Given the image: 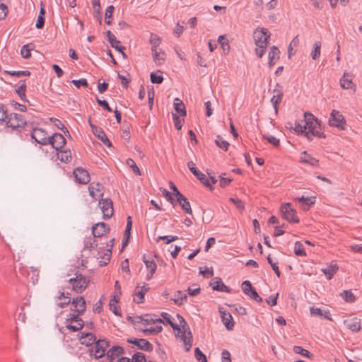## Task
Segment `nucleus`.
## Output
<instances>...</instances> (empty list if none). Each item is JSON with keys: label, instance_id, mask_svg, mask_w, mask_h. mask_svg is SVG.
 <instances>
[{"label": "nucleus", "instance_id": "48", "mask_svg": "<svg viewBox=\"0 0 362 362\" xmlns=\"http://www.w3.org/2000/svg\"><path fill=\"white\" fill-rule=\"evenodd\" d=\"M112 251L110 249H107L106 252L104 253L103 256L100 257V259L99 260V264L100 266H105L110 262L111 258Z\"/></svg>", "mask_w": 362, "mask_h": 362}, {"label": "nucleus", "instance_id": "19", "mask_svg": "<svg viewBox=\"0 0 362 362\" xmlns=\"http://www.w3.org/2000/svg\"><path fill=\"white\" fill-rule=\"evenodd\" d=\"M103 186L98 182H91L88 186L89 194L94 199L103 196Z\"/></svg>", "mask_w": 362, "mask_h": 362}, {"label": "nucleus", "instance_id": "22", "mask_svg": "<svg viewBox=\"0 0 362 362\" xmlns=\"http://www.w3.org/2000/svg\"><path fill=\"white\" fill-rule=\"evenodd\" d=\"M151 52L153 62L156 65L161 66L165 63L166 54L163 49H155L151 51Z\"/></svg>", "mask_w": 362, "mask_h": 362}, {"label": "nucleus", "instance_id": "49", "mask_svg": "<svg viewBox=\"0 0 362 362\" xmlns=\"http://www.w3.org/2000/svg\"><path fill=\"white\" fill-rule=\"evenodd\" d=\"M215 143L217 145V146H218L220 148L224 151H227L228 148L229 143L227 141L224 140L223 138L221 137V136H217L215 140Z\"/></svg>", "mask_w": 362, "mask_h": 362}, {"label": "nucleus", "instance_id": "37", "mask_svg": "<svg viewBox=\"0 0 362 362\" xmlns=\"http://www.w3.org/2000/svg\"><path fill=\"white\" fill-rule=\"evenodd\" d=\"M214 290L222 292H229V288L223 284L221 279L211 284Z\"/></svg>", "mask_w": 362, "mask_h": 362}, {"label": "nucleus", "instance_id": "14", "mask_svg": "<svg viewBox=\"0 0 362 362\" xmlns=\"http://www.w3.org/2000/svg\"><path fill=\"white\" fill-rule=\"evenodd\" d=\"M76 180L81 184H87L90 181V175L88 171L82 168H76L74 170Z\"/></svg>", "mask_w": 362, "mask_h": 362}, {"label": "nucleus", "instance_id": "23", "mask_svg": "<svg viewBox=\"0 0 362 362\" xmlns=\"http://www.w3.org/2000/svg\"><path fill=\"white\" fill-rule=\"evenodd\" d=\"M219 311L223 325L228 330L233 329L234 327V322L230 313L222 310H220Z\"/></svg>", "mask_w": 362, "mask_h": 362}, {"label": "nucleus", "instance_id": "10", "mask_svg": "<svg viewBox=\"0 0 362 362\" xmlns=\"http://www.w3.org/2000/svg\"><path fill=\"white\" fill-rule=\"evenodd\" d=\"M31 137L35 139L36 142L42 145H47L49 143V136L45 130L41 128H35L31 133Z\"/></svg>", "mask_w": 362, "mask_h": 362}, {"label": "nucleus", "instance_id": "17", "mask_svg": "<svg viewBox=\"0 0 362 362\" xmlns=\"http://www.w3.org/2000/svg\"><path fill=\"white\" fill-rule=\"evenodd\" d=\"M127 342L130 343V344H135L140 349H142L144 351H151L153 349L152 344L149 341H148L146 339H136V338L128 339Z\"/></svg>", "mask_w": 362, "mask_h": 362}, {"label": "nucleus", "instance_id": "21", "mask_svg": "<svg viewBox=\"0 0 362 362\" xmlns=\"http://www.w3.org/2000/svg\"><path fill=\"white\" fill-rule=\"evenodd\" d=\"M344 324L351 332H358L361 329V319L357 317L346 320L344 321Z\"/></svg>", "mask_w": 362, "mask_h": 362}, {"label": "nucleus", "instance_id": "12", "mask_svg": "<svg viewBox=\"0 0 362 362\" xmlns=\"http://www.w3.org/2000/svg\"><path fill=\"white\" fill-rule=\"evenodd\" d=\"M78 316L75 314L70 315V317L66 319V322L67 329L76 332L83 327V322Z\"/></svg>", "mask_w": 362, "mask_h": 362}, {"label": "nucleus", "instance_id": "24", "mask_svg": "<svg viewBox=\"0 0 362 362\" xmlns=\"http://www.w3.org/2000/svg\"><path fill=\"white\" fill-rule=\"evenodd\" d=\"M123 354V349L119 346H114L109 349L107 352V356L110 359V362H113L114 360L122 356Z\"/></svg>", "mask_w": 362, "mask_h": 362}, {"label": "nucleus", "instance_id": "51", "mask_svg": "<svg viewBox=\"0 0 362 362\" xmlns=\"http://www.w3.org/2000/svg\"><path fill=\"white\" fill-rule=\"evenodd\" d=\"M156 322L161 323L163 320L160 318H153L148 315L143 316V325H144L155 324Z\"/></svg>", "mask_w": 362, "mask_h": 362}, {"label": "nucleus", "instance_id": "15", "mask_svg": "<svg viewBox=\"0 0 362 362\" xmlns=\"http://www.w3.org/2000/svg\"><path fill=\"white\" fill-rule=\"evenodd\" d=\"M109 230L108 226L103 222L98 223L92 227V233L94 238H100L108 233Z\"/></svg>", "mask_w": 362, "mask_h": 362}, {"label": "nucleus", "instance_id": "64", "mask_svg": "<svg viewBox=\"0 0 362 362\" xmlns=\"http://www.w3.org/2000/svg\"><path fill=\"white\" fill-rule=\"evenodd\" d=\"M293 351L296 354H300V355H302L303 356H307V357L309 356V354H310V352L308 350L303 349L300 346H293Z\"/></svg>", "mask_w": 362, "mask_h": 362}, {"label": "nucleus", "instance_id": "43", "mask_svg": "<svg viewBox=\"0 0 362 362\" xmlns=\"http://www.w3.org/2000/svg\"><path fill=\"white\" fill-rule=\"evenodd\" d=\"M295 201H297L298 202H302L303 204V209L305 210H307L308 209L309 206H310L311 205L314 204L315 203V201L313 200V198L311 197H298V198H296L295 199Z\"/></svg>", "mask_w": 362, "mask_h": 362}, {"label": "nucleus", "instance_id": "1", "mask_svg": "<svg viewBox=\"0 0 362 362\" xmlns=\"http://www.w3.org/2000/svg\"><path fill=\"white\" fill-rule=\"evenodd\" d=\"M161 316L167 324L170 325L174 330L177 331V336L183 341L186 351H189L192 345V334L184 318L180 315H177L180 324L179 326L171 321V317L167 313H162Z\"/></svg>", "mask_w": 362, "mask_h": 362}, {"label": "nucleus", "instance_id": "6", "mask_svg": "<svg viewBox=\"0 0 362 362\" xmlns=\"http://www.w3.org/2000/svg\"><path fill=\"white\" fill-rule=\"evenodd\" d=\"M109 343L105 339H99L96 341L94 346L90 349V356H93L95 358L98 359L105 355L107 348Z\"/></svg>", "mask_w": 362, "mask_h": 362}, {"label": "nucleus", "instance_id": "8", "mask_svg": "<svg viewBox=\"0 0 362 362\" xmlns=\"http://www.w3.org/2000/svg\"><path fill=\"white\" fill-rule=\"evenodd\" d=\"M329 124L332 127H336L339 129H344L346 121L339 111L333 110L330 115Z\"/></svg>", "mask_w": 362, "mask_h": 362}, {"label": "nucleus", "instance_id": "5", "mask_svg": "<svg viewBox=\"0 0 362 362\" xmlns=\"http://www.w3.org/2000/svg\"><path fill=\"white\" fill-rule=\"evenodd\" d=\"M25 124L26 122L22 115L17 113H11L9 115H7V118L4 124L15 129L23 127Z\"/></svg>", "mask_w": 362, "mask_h": 362}, {"label": "nucleus", "instance_id": "53", "mask_svg": "<svg viewBox=\"0 0 362 362\" xmlns=\"http://www.w3.org/2000/svg\"><path fill=\"white\" fill-rule=\"evenodd\" d=\"M194 176L206 187H209L211 188L209 181L208 180L206 176L201 173L199 170L195 173Z\"/></svg>", "mask_w": 362, "mask_h": 362}, {"label": "nucleus", "instance_id": "44", "mask_svg": "<svg viewBox=\"0 0 362 362\" xmlns=\"http://www.w3.org/2000/svg\"><path fill=\"white\" fill-rule=\"evenodd\" d=\"M294 252L295 255L300 257H305L306 252L304 248V246L303 243L300 242H296L295 246H294Z\"/></svg>", "mask_w": 362, "mask_h": 362}, {"label": "nucleus", "instance_id": "47", "mask_svg": "<svg viewBox=\"0 0 362 362\" xmlns=\"http://www.w3.org/2000/svg\"><path fill=\"white\" fill-rule=\"evenodd\" d=\"M296 133L298 134H304L305 136V123L302 122V120L300 122H295V127L293 128Z\"/></svg>", "mask_w": 362, "mask_h": 362}, {"label": "nucleus", "instance_id": "39", "mask_svg": "<svg viewBox=\"0 0 362 362\" xmlns=\"http://www.w3.org/2000/svg\"><path fill=\"white\" fill-rule=\"evenodd\" d=\"M148 290V288L146 287L145 286L139 288L138 291H136L135 293V296L134 298V300L137 303H142L144 300V294L146 293V292Z\"/></svg>", "mask_w": 362, "mask_h": 362}, {"label": "nucleus", "instance_id": "29", "mask_svg": "<svg viewBox=\"0 0 362 362\" xmlns=\"http://www.w3.org/2000/svg\"><path fill=\"white\" fill-rule=\"evenodd\" d=\"M116 362H146L144 354L138 352L133 355L132 358L121 356Z\"/></svg>", "mask_w": 362, "mask_h": 362}, {"label": "nucleus", "instance_id": "61", "mask_svg": "<svg viewBox=\"0 0 362 362\" xmlns=\"http://www.w3.org/2000/svg\"><path fill=\"white\" fill-rule=\"evenodd\" d=\"M241 287L243 292L246 295L249 294L250 292L254 290V288L252 286L251 283L247 280L243 282Z\"/></svg>", "mask_w": 362, "mask_h": 362}, {"label": "nucleus", "instance_id": "40", "mask_svg": "<svg viewBox=\"0 0 362 362\" xmlns=\"http://www.w3.org/2000/svg\"><path fill=\"white\" fill-rule=\"evenodd\" d=\"M58 300L63 299V301L59 302L57 305L60 308H64V306L69 305L71 302V297L69 293H65L64 292L60 293L59 296L57 297Z\"/></svg>", "mask_w": 362, "mask_h": 362}, {"label": "nucleus", "instance_id": "16", "mask_svg": "<svg viewBox=\"0 0 362 362\" xmlns=\"http://www.w3.org/2000/svg\"><path fill=\"white\" fill-rule=\"evenodd\" d=\"M274 95L271 99V103H272L276 113L278 111V105L281 102L283 98V90L281 87L276 84V88L273 90Z\"/></svg>", "mask_w": 362, "mask_h": 362}, {"label": "nucleus", "instance_id": "58", "mask_svg": "<svg viewBox=\"0 0 362 362\" xmlns=\"http://www.w3.org/2000/svg\"><path fill=\"white\" fill-rule=\"evenodd\" d=\"M341 296L346 302L352 303L355 300V296L350 291H344Z\"/></svg>", "mask_w": 362, "mask_h": 362}, {"label": "nucleus", "instance_id": "20", "mask_svg": "<svg viewBox=\"0 0 362 362\" xmlns=\"http://www.w3.org/2000/svg\"><path fill=\"white\" fill-rule=\"evenodd\" d=\"M299 160L301 163H304L312 167H317L319 165V160L308 154L306 151H303L300 153Z\"/></svg>", "mask_w": 362, "mask_h": 362}, {"label": "nucleus", "instance_id": "63", "mask_svg": "<svg viewBox=\"0 0 362 362\" xmlns=\"http://www.w3.org/2000/svg\"><path fill=\"white\" fill-rule=\"evenodd\" d=\"M229 202L234 204L237 209H239L240 211H243L245 209L244 204L240 199L238 198L230 197L229 199Z\"/></svg>", "mask_w": 362, "mask_h": 362}, {"label": "nucleus", "instance_id": "60", "mask_svg": "<svg viewBox=\"0 0 362 362\" xmlns=\"http://www.w3.org/2000/svg\"><path fill=\"white\" fill-rule=\"evenodd\" d=\"M195 357L199 362H208L206 356L197 347L194 350Z\"/></svg>", "mask_w": 362, "mask_h": 362}, {"label": "nucleus", "instance_id": "18", "mask_svg": "<svg viewBox=\"0 0 362 362\" xmlns=\"http://www.w3.org/2000/svg\"><path fill=\"white\" fill-rule=\"evenodd\" d=\"M107 37L108 38V40L111 45V46L115 48L116 50L121 52L122 57L124 58L127 57L126 54L124 52V49H125L124 47L120 46V42L117 40L115 36L111 33V31L108 30L107 31Z\"/></svg>", "mask_w": 362, "mask_h": 362}, {"label": "nucleus", "instance_id": "62", "mask_svg": "<svg viewBox=\"0 0 362 362\" xmlns=\"http://www.w3.org/2000/svg\"><path fill=\"white\" fill-rule=\"evenodd\" d=\"M31 49L32 48L29 47V45H23L21 50L22 57L25 59H28L31 56Z\"/></svg>", "mask_w": 362, "mask_h": 362}, {"label": "nucleus", "instance_id": "27", "mask_svg": "<svg viewBox=\"0 0 362 362\" xmlns=\"http://www.w3.org/2000/svg\"><path fill=\"white\" fill-rule=\"evenodd\" d=\"M340 86L343 89L356 90V86L354 84L351 76L346 73H344L340 79Z\"/></svg>", "mask_w": 362, "mask_h": 362}, {"label": "nucleus", "instance_id": "13", "mask_svg": "<svg viewBox=\"0 0 362 362\" xmlns=\"http://www.w3.org/2000/svg\"><path fill=\"white\" fill-rule=\"evenodd\" d=\"M66 143V139L62 134L54 133L52 136H49L48 144H51L54 148L59 151L64 146Z\"/></svg>", "mask_w": 362, "mask_h": 362}, {"label": "nucleus", "instance_id": "59", "mask_svg": "<svg viewBox=\"0 0 362 362\" xmlns=\"http://www.w3.org/2000/svg\"><path fill=\"white\" fill-rule=\"evenodd\" d=\"M117 303V296H114L113 298H112L110 300V303H109L110 309V310H112L114 313L115 315H119L120 314L118 313L117 307H116Z\"/></svg>", "mask_w": 362, "mask_h": 362}, {"label": "nucleus", "instance_id": "50", "mask_svg": "<svg viewBox=\"0 0 362 362\" xmlns=\"http://www.w3.org/2000/svg\"><path fill=\"white\" fill-rule=\"evenodd\" d=\"M98 246L96 240L92 238H87L84 240V249L91 250Z\"/></svg>", "mask_w": 362, "mask_h": 362}, {"label": "nucleus", "instance_id": "54", "mask_svg": "<svg viewBox=\"0 0 362 362\" xmlns=\"http://www.w3.org/2000/svg\"><path fill=\"white\" fill-rule=\"evenodd\" d=\"M127 165L132 168V171L137 175H141V171L138 166L136 165L135 161L132 158H128L126 160Z\"/></svg>", "mask_w": 362, "mask_h": 362}, {"label": "nucleus", "instance_id": "55", "mask_svg": "<svg viewBox=\"0 0 362 362\" xmlns=\"http://www.w3.org/2000/svg\"><path fill=\"white\" fill-rule=\"evenodd\" d=\"M173 119L175 128L178 130L181 129L184 119L180 118L176 113H173Z\"/></svg>", "mask_w": 362, "mask_h": 362}, {"label": "nucleus", "instance_id": "2", "mask_svg": "<svg viewBox=\"0 0 362 362\" xmlns=\"http://www.w3.org/2000/svg\"><path fill=\"white\" fill-rule=\"evenodd\" d=\"M302 122L305 123V136L308 140H313L314 136L320 138L325 137L317 119H316L311 113L305 112L304 119L302 120Z\"/></svg>", "mask_w": 362, "mask_h": 362}, {"label": "nucleus", "instance_id": "30", "mask_svg": "<svg viewBox=\"0 0 362 362\" xmlns=\"http://www.w3.org/2000/svg\"><path fill=\"white\" fill-rule=\"evenodd\" d=\"M173 106L177 115L179 114L181 117H185L186 115L185 106L180 99L178 98H175Z\"/></svg>", "mask_w": 362, "mask_h": 362}, {"label": "nucleus", "instance_id": "36", "mask_svg": "<svg viewBox=\"0 0 362 362\" xmlns=\"http://www.w3.org/2000/svg\"><path fill=\"white\" fill-rule=\"evenodd\" d=\"M161 38L156 34L151 33L150 35V44L151 45V50H155L160 49V45L161 43Z\"/></svg>", "mask_w": 362, "mask_h": 362}, {"label": "nucleus", "instance_id": "25", "mask_svg": "<svg viewBox=\"0 0 362 362\" xmlns=\"http://www.w3.org/2000/svg\"><path fill=\"white\" fill-rule=\"evenodd\" d=\"M310 315L312 316H316L320 317H324L328 320L332 321V318L330 317V314L329 310H322L319 308H315L314 306L310 308Z\"/></svg>", "mask_w": 362, "mask_h": 362}, {"label": "nucleus", "instance_id": "4", "mask_svg": "<svg viewBox=\"0 0 362 362\" xmlns=\"http://www.w3.org/2000/svg\"><path fill=\"white\" fill-rule=\"evenodd\" d=\"M69 281L72 284L73 290L81 293L87 288L90 281L82 274H77L75 278L70 279Z\"/></svg>", "mask_w": 362, "mask_h": 362}, {"label": "nucleus", "instance_id": "52", "mask_svg": "<svg viewBox=\"0 0 362 362\" xmlns=\"http://www.w3.org/2000/svg\"><path fill=\"white\" fill-rule=\"evenodd\" d=\"M163 328L161 325H156L153 327L142 329V332L145 335L148 334H156L162 331Z\"/></svg>", "mask_w": 362, "mask_h": 362}, {"label": "nucleus", "instance_id": "3", "mask_svg": "<svg viewBox=\"0 0 362 362\" xmlns=\"http://www.w3.org/2000/svg\"><path fill=\"white\" fill-rule=\"evenodd\" d=\"M270 33L267 29H256L253 33V38L256 45L255 53L261 58L265 53L270 38Z\"/></svg>", "mask_w": 362, "mask_h": 362}, {"label": "nucleus", "instance_id": "56", "mask_svg": "<svg viewBox=\"0 0 362 362\" xmlns=\"http://www.w3.org/2000/svg\"><path fill=\"white\" fill-rule=\"evenodd\" d=\"M114 10H115V7L112 5L109 6L106 9L105 17V23L107 25L111 24L110 18H112Z\"/></svg>", "mask_w": 362, "mask_h": 362}, {"label": "nucleus", "instance_id": "42", "mask_svg": "<svg viewBox=\"0 0 362 362\" xmlns=\"http://www.w3.org/2000/svg\"><path fill=\"white\" fill-rule=\"evenodd\" d=\"M93 133L103 142L104 144L107 146H111V142L107 137L106 134L101 129L95 128V130L93 131Z\"/></svg>", "mask_w": 362, "mask_h": 362}, {"label": "nucleus", "instance_id": "31", "mask_svg": "<svg viewBox=\"0 0 362 362\" xmlns=\"http://www.w3.org/2000/svg\"><path fill=\"white\" fill-rule=\"evenodd\" d=\"M280 52L276 46H272L269 52V64L272 66L279 58Z\"/></svg>", "mask_w": 362, "mask_h": 362}, {"label": "nucleus", "instance_id": "41", "mask_svg": "<svg viewBox=\"0 0 362 362\" xmlns=\"http://www.w3.org/2000/svg\"><path fill=\"white\" fill-rule=\"evenodd\" d=\"M187 296L182 291H178L174 294L173 300L178 305H182L187 300Z\"/></svg>", "mask_w": 362, "mask_h": 362}, {"label": "nucleus", "instance_id": "7", "mask_svg": "<svg viewBox=\"0 0 362 362\" xmlns=\"http://www.w3.org/2000/svg\"><path fill=\"white\" fill-rule=\"evenodd\" d=\"M282 217L290 223H298L299 218L296 215V211L291 208L290 203L283 204L281 206Z\"/></svg>", "mask_w": 362, "mask_h": 362}, {"label": "nucleus", "instance_id": "34", "mask_svg": "<svg viewBox=\"0 0 362 362\" xmlns=\"http://www.w3.org/2000/svg\"><path fill=\"white\" fill-rule=\"evenodd\" d=\"M16 93H18V95H19L20 98L25 102V101H28V100L26 99V95H25V90H26V83H25V81H21L20 83H19V85L16 87Z\"/></svg>", "mask_w": 362, "mask_h": 362}, {"label": "nucleus", "instance_id": "28", "mask_svg": "<svg viewBox=\"0 0 362 362\" xmlns=\"http://www.w3.org/2000/svg\"><path fill=\"white\" fill-rule=\"evenodd\" d=\"M80 341L82 344L86 345V346H89L96 342L95 336L90 333H81V336L80 337Z\"/></svg>", "mask_w": 362, "mask_h": 362}, {"label": "nucleus", "instance_id": "45", "mask_svg": "<svg viewBox=\"0 0 362 362\" xmlns=\"http://www.w3.org/2000/svg\"><path fill=\"white\" fill-rule=\"evenodd\" d=\"M321 45H321V42L320 41H316L314 43V45H313L314 49H313V50L311 52V57H312V59L313 60H316L320 56V54H321V51H320Z\"/></svg>", "mask_w": 362, "mask_h": 362}, {"label": "nucleus", "instance_id": "9", "mask_svg": "<svg viewBox=\"0 0 362 362\" xmlns=\"http://www.w3.org/2000/svg\"><path fill=\"white\" fill-rule=\"evenodd\" d=\"M99 206L103 213L104 219L111 218L114 214L113 204L110 199H101L99 201Z\"/></svg>", "mask_w": 362, "mask_h": 362}, {"label": "nucleus", "instance_id": "35", "mask_svg": "<svg viewBox=\"0 0 362 362\" xmlns=\"http://www.w3.org/2000/svg\"><path fill=\"white\" fill-rule=\"evenodd\" d=\"M40 6H41V7H40V13L38 15L36 25H35V26L37 29L42 28L45 25V17L44 16L45 14V10L44 4L42 2H41Z\"/></svg>", "mask_w": 362, "mask_h": 362}, {"label": "nucleus", "instance_id": "32", "mask_svg": "<svg viewBox=\"0 0 362 362\" xmlns=\"http://www.w3.org/2000/svg\"><path fill=\"white\" fill-rule=\"evenodd\" d=\"M144 262L145 263L146 268L149 270V272L147 274V279H150L156 270V264L153 260L146 259L145 257H144Z\"/></svg>", "mask_w": 362, "mask_h": 362}, {"label": "nucleus", "instance_id": "11", "mask_svg": "<svg viewBox=\"0 0 362 362\" xmlns=\"http://www.w3.org/2000/svg\"><path fill=\"white\" fill-rule=\"evenodd\" d=\"M86 308V300L82 296H78L73 298L71 308L74 312L73 314H75L76 315H81L85 312Z\"/></svg>", "mask_w": 362, "mask_h": 362}, {"label": "nucleus", "instance_id": "33", "mask_svg": "<svg viewBox=\"0 0 362 362\" xmlns=\"http://www.w3.org/2000/svg\"><path fill=\"white\" fill-rule=\"evenodd\" d=\"M338 267L337 264H330L326 268L322 269V272L327 276V279H331L332 276L337 273Z\"/></svg>", "mask_w": 362, "mask_h": 362}, {"label": "nucleus", "instance_id": "26", "mask_svg": "<svg viewBox=\"0 0 362 362\" xmlns=\"http://www.w3.org/2000/svg\"><path fill=\"white\" fill-rule=\"evenodd\" d=\"M177 202L180 204L182 209L188 214H192L190 203L182 194H177Z\"/></svg>", "mask_w": 362, "mask_h": 362}, {"label": "nucleus", "instance_id": "57", "mask_svg": "<svg viewBox=\"0 0 362 362\" xmlns=\"http://www.w3.org/2000/svg\"><path fill=\"white\" fill-rule=\"evenodd\" d=\"M6 73L11 76H15L17 77L23 76H28L30 75V72L29 71H6Z\"/></svg>", "mask_w": 362, "mask_h": 362}, {"label": "nucleus", "instance_id": "38", "mask_svg": "<svg viewBox=\"0 0 362 362\" xmlns=\"http://www.w3.org/2000/svg\"><path fill=\"white\" fill-rule=\"evenodd\" d=\"M57 158L62 162L69 163L71 159V152L70 150L58 151Z\"/></svg>", "mask_w": 362, "mask_h": 362}, {"label": "nucleus", "instance_id": "46", "mask_svg": "<svg viewBox=\"0 0 362 362\" xmlns=\"http://www.w3.org/2000/svg\"><path fill=\"white\" fill-rule=\"evenodd\" d=\"M299 44L298 36L296 35L290 42L288 47V54L290 58L292 55L295 54L296 52L293 51V48L298 47Z\"/></svg>", "mask_w": 362, "mask_h": 362}]
</instances>
